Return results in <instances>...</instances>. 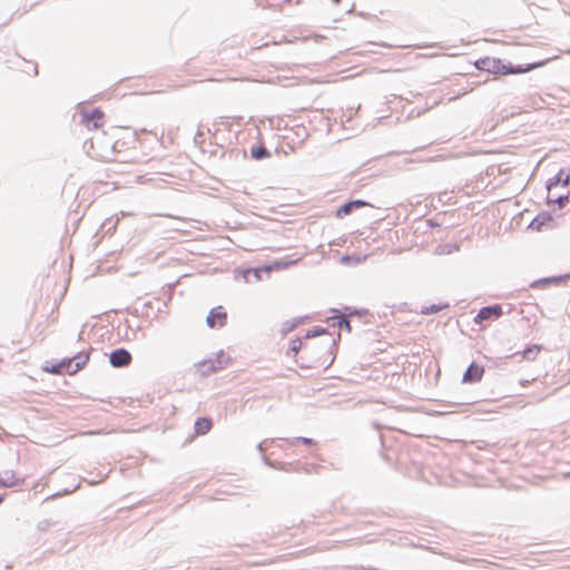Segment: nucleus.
<instances>
[{
	"label": "nucleus",
	"instance_id": "nucleus-21",
	"mask_svg": "<svg viewBox=\"0 0 570 570\" xmlns=\"http://www.w3.org/2000/svg\"><path fill=\"white\" fill-rule=\"evenodd\" d=\"M213 428V420L209 416H199L194 423V431L197 435L207 434Z\"/></svg>",
	"mask_w": 570,
	"mask_h": 570
},
{
	"label": "nucleus",
	"instance_id": "nucleus-30",
	"mask_svg": "<svg viewBox=\"0 0 570 570\" xmlns=\"http://www.w3.org/2000/svg\"><path fill=\"white\" fill-rule=\"evenodd\" d=\"M289 445H294L296 443H302L304 445H307V446H313V445H316V441L312 438H306V436H296V438H293V439H286L285 440Z\"/></svg>",
	"mask_w": 570,
	"mask_h": 570
},
{
	"label": "nucleus",
	"instance_id": "nucleus-9",
	"mask_svg": "<svg viewBox=\"0 0 570 570\" xmlns=\"http://www.w3.org/2000/svg\"><path fill=\"white\" fill-rule=\"evenodd\" d=\"M370 206L373 207L371 203L364 199H348L344 202L335 212L336 218H344L347 215H351L356 209H360L362 207Z\"/></svg>",
	"mask_w": 570,
	"mask_h": 570
},
{
	"label": "nucleus",
	"instance_id": "nucleus-36",
	"mask_svg": "<svg viewBox=\"0 0 570 570\" xmlns=\"http://www.w3.org/2000/svg\"><path fill=\"white\" fill-rule=\"evenodd\" d=\"M267 442H268V440H264V441L259 442V443L256 445V449H257V451H258L259 453H262V454H263V453L265 452V450H266V446H265V445H266V443H267Z\"/></svg>",
	"mask_w": 570,
	"mask_h": 570
},
{
	"label": "nucleus",
	"instance_id": "nucleus-11",
	"mask_svg": "<svg viewBox=\"0 0 570 570\" xmlns=\"http://www.w3.org/2000/svg\"><path fill=\"white\" fill-rule=\"evenodd\" d=\"M484 374V367L476 362H471L462 376V383L475 384L479 383Z\"/></svg>",
	"mask_w": 570,
	"mask_h": 570
},
{
	"label": "nucleus",
	"instance_id": "nucleus-23",
	"mask_svg": "<svg viewBox=\"0 0 570 570\" xmlns=\"http://www.w3.org/2000/svg\"><path fill=\"white\" fill-rule=\"evenodd\" d=\"M297 262V259H275L269 264L264 265V267H267V274L269 275L271 271H281L288 268L289 266L294 265Z\"/></svg>",
	"mask_w": 570,
	"mask_h": 570
},
{
	"label": "nucleus",
	"instance_id": "nucleus-29",
	"mask_svg": "<svg viewBox=\"0 0 570 570\" xmlns=\"http://www.w3.org/2000/svg\"><path fill=\"white\" fill-rule=\"evenodd\" d=\"M449 307V304L445 303V304H431L430 306H423L422 309H421V314L423 315H432V314H436L439 313L440 311H442L443 308H446Z\"/></svg>",
	"mask_w": 570,
	"mask_h": 570
},
{
	"label": "nucleus",
	"instance_id": "nucleus-6",
	"mask_svg": "<svg viewBox=\"0 0 570 570\" xmlns=\"http://www.w3.org/2000/svg\"><path fill=\"white\" fill-rule=\"evenodd\" d=\"M105 114L100 107H95L91 111L81 112V122L88 129H99L104 126Z\"/></svg>",
	"mask_w": 570,
	"mask_h": 570
},
{
	"label": "nucleus",
	"instance_id": "nucleus-25",
	"mask_svg": "<svg viewBox=\"0 0 570 570\" xmlns=\"http://www.w3.org/2000/svg\"><path fill=\"white\" fill-rule=\"evenodd\" d=\"M307 317H295L291 321H285L282 324L281 334L282 336H286L289 332L295 330L301 323H303Z\"/></svg>",
	"mask_w": 570,
	"mask_h": 570
},
{
	"label": "nucleus",
	"instance_id": "nucleus-35",
	"mask_svg": "<svg viewBox=\"0 0 570 570\" xmlns=\"http://www.w3.org/2000/svg\"><path fill=\"white\" fill-rule=\"evenodd\" d=\"M361 261H362V258H360V257H355V256H353V255H344V256H342V257H341V262H342V263H350V262H356V263H358V262H361Z\"/></svg>",
	"mask_w": 570,
	"mask_h": 570
},
{
	"label": "nucleus",
	"instance_id": "nucleus-5",
	"mask_svg": "<svg viewBox=\"0 0 570 570\" xmlns=\"http://www.w3.org/2000/svg\"><path fill=\"white\" fill-rule=\"evenodd\" d=\"M264 275L268 276L267 267H264V265L256 267L236 268L234 272V278L236 281L243 279L245 283L262 281Z\"/></svg>",
	"mask_w": 570,
	"mask_h": 570
},
{
	"label": "nucleus",
	"instance_id": "nucleus-31",
	"mask_svg": "<svg viewBox=\"0 0 570 570\" xmlns=\"http://www.w3.org/2000/svg\"><path fill=\"white\" fill-rule=\"evenodd\" d=\"M342 311L344 313H346L348 317L352 315H355L358 317H364V316L368 315V309H366V308H356V307H351V306H344L342 308Z\"/></svg>",
	"mask_w": 570,
	"mask_h": 570
},
{
	"label": "nucleus",
	"instance_id": "nucleus-13",
	"mask_svg": "<svg viewBox=\"0 0 570 570\" xmlns=\"http://www.w3.org/2000/svg\"><path fill=\"white\" fill-rule=\"evenodd\" d=\"M544 63H546V60H539V61H534V62H530V63H525V65H513L511 62H505L504 69L505 68L510 69V71L505 72V76L527 73V72H530L539 67L544 66Z\"/></svg>",
	"mask_w": 570,
	"mask_h": 570
},
{
	"label": "nucleus",
	"instance_id": "nucleus-18",
	"mask_svg": "<svg viewBox=\"0 0 570 570\" xmlns=\"http://www.w3.org/2000/svg\"><path fill=\"white\" fill-rule=\"evenodd\" d=\"M24 483L23 478H16V473L12 470H7L0 474V488H12L20 487Z\"/></svg>",
	"mask_w": 570,
	"mask_h": 570
},
{
	"label": "nucleus",
	"instance_id": "nucleus-27",
	"mask_svg": "<svg viewBox=\"0 0 570 570\" xmlns=\"http://www.w3.org/2000/svg\"><path fill=\"white\" fill-rule=\"evenodd\" d=\"M569 202H570L569 194L560 195L556 198H552L550 195H548L546 204L548 206L557 205L560 209H562L569 204Z\"/></svg>",
	"mask_w": 570,
	"mask_h": 570
},
{
	"label": "nucleus",
	"instance_id": "nucleus-12",
	"mask_svg": "<svg viewBox=\"0 0 570 570\" xmlns=\"http://www.w3.org/2000/svg\"><path fill=\"white\" fill-rule=\"evenodd\" d=\"M552 223V214L548 210H541L530 222L528 228L537 232H542L544 228H548Z\"/></svg>",
	"mask_w": 570,
	"mask_h": 570
},
{
	"label": "nucleus",
	"instance_id": "nucleus-32",
	"mask_svg": "<svg viewBox=\"0 0 570 570\" xmlns=\"http://www.w3.org/2000/svg\"><path fill=\"white\" fill-rule=\"evenodd\" d=\"M55 524H57V521H53L51 519H43L37 523V529L41 532H46L51 525Z\"/></svg>",
	"mask_w": 570,
	"mask_h": 570
},
{
	"label": "nucleus",
	"instance_id": "nucleus-40",
	"mask_svg": "<svg viewBox=\"0 0 570 570\" xmlns=\"http://www.w3.org/2000/svg\"><path fill=\"white\" fill-rule=\"evenodd\" d=\"M6 497H7V494H4V493L0 494V504L3 503V501L6 500Z\"/></svg>",
	"mask_w": 570,
	"mask_h": 570
},
{
	"label": "nucleus",
	"instance_id": "nucleus-14",
	"mask_svg": "<svg viewBox=\"0 0 570 570\" xmlns=\"http://www.w3.org/2000/svg\"><path fill=\"white\" fill-rule=\"evenodd\" d=\"M561 184L563 187H568L570 185V169L569 168H560L559 171L551 178H549L546 183V188L550 191L552 188L557 187Z\"/></svg>",
	"mask_w": 570,
	"mask_h": 570
},
{
	"label": "nucleus",
	"instance_id": "nucleus-39",
	"mask_svg": "<svg viewBox=\"0 0 570 570\" xmlns=\"http://www.w3.org/2000/svg\"><path fill=\"white\" fill-rule=\"evenodd\" d=\"M32 65H33V76H37L38 75V65L36 62H33Z\"/></svg>",
	"mask_w": 570,
	"mask_h": 570
},
{
	"label": "nucleus",
	"instance_id": "nucleus-37",
	"mask_svg": "<svg viewBox=\"0 0 570 570\" xmlns=\"http://www.w3.org/2000/svg\"><path fill=\"white\" fill-rule=\"evenodd\" d=\"M426 224H428V226H429V227H431V228H434V227H441V224H440V223H438L435 219H428V220H426Z\"/></svg>",
	"mask_w": 570,
	"mask_h": 570
},
{
	"label": "nucleus",
	"instance_id": "nucleus-22",
	"mask_svg": "<svg viewBox=\"0 0 570 570\" xmlns=\"http://www.w3.org/2000/svg\"><path fill=\"white\" fill-rule=\"evenodd\" d=\"M542 350V345L541 344H531V345H528L522 352H521V357L523 360H527V361H533L535 360L537 355L539 354V352ZM520 354V352H517L514 353V355H518Z\"/></svg>",
	"mask_w": 570,
	"mask_h": 570
},
{
	"label": "nucleus",
	"instance_id": "nucleus-20",
	"mask_svg": "<svg viewBox=\"0 0 570 570\" xmlns=\"http://www.w3.org/2000/svg\"><path fill=\"white\" fill-rule=\"evenodd\" d=\"M249 153L254 160H264L272 157V153L266 148L264 142L252 145Z\"/></svg>",
	"mask_w": 570,
	"mask_h": 570
},
{
	"label": "nucleus",
	"instance_id": "nucleus-17",
	"mask_svg": "<svg viewBox=\"0 0 570 570\" xmlns=\"http://www.w3.org/2000/svg\"><path fill=\"white\" fill-rule=\"evenodd\" d=\"M313 468L314 465H308L302 462H278V468L276 470L309 473Z\"/></svg>",
	"mask_w": 570,
	"mask_h": 570
},
{
	"label": "nucleus",
	"instance_id": "nucleus-16",
	"mask_svg": "<svg viewBox=\"0 0 570 570\" xmlns=\"http://www.w3.org/2000/svg\"><path fill=\"white\" fill-rule=\"evenodd\" d=\"M331 311L334 313L333 316L330 318L333 321L331 325L351 333L352 326L347 314L340 308H332Z\"/></svg>",
	"mask_w": 570,
	"mask_h": 570
},
{
	"label": "nucleus",
	"instance_id": "nucleus-42",
	"mask_svg": "<svg viewBox=\"0 0 570 570\" xmlns=\"http://www.w3.org/2000/svg\"><path fill=\"white\" fill-rule=\"evenodd\" d=\"M453 404H455V405H463L465 403L464 402H454Z\"/></svg>",
	"mask_w": 570,
	"mask_h": 570
},
{
	"label": "nucleus",
	"instance_id": "nucleus-15",
	"mask_svg": "<svg viewBox=\"0 0 570 570\" xmlns=\"http://www.w3.org/2000/svg\"><path fill=\"white\" fill-rule=\"evenodd\" d=\"M570 279V273L561 274L557 276H548L535 279L530 283L531 288H539L547 285H562L566 284Z\"/></svg>",
	"mask_w": 570,
	"mask_h": 570
},
{
	"label": "nucleus",
	"instance_id": "nucleus-10",
	"mask_svg": "<svg viewBox=\"0 0 570 570\" xmlns=\"http://www.w3.org/2000/svg\"><path fill=\"white\" fill-rule=\"evenodd\" d=\"M375 438H376V442L379 444V452H380L382 459L386 463L392 464L396 459L397 450L391 445H386L385 436L382 433L376 432Z\"/></svg>",
	"mask_w": 570,
	"mask_h": 570
},
{
	"label": "nucleus",
	"instance_id": "nucleus-34",
	"mask_svg": "<svg viewBox=\"0 0 570 570\" xmlns=\"http://www.w3.org/2000/svg\"><path fill=\"white\" fill-rule=\"evenodd\" d=\"M102 228H106V233L109 234L116 228V223H112L111 219H106L101 226Z\"/></svg>",
	"mask_w": 570,
	"mask_h": 570
},
{
	"label": "nucleus",
	"instance_id": "nucleus-26",
	"mask_svg": "<svg viewBox=\"0 0 570 570\" xmlns=\"http://www.w3.org/2000/svg\"><path fill=\"white\" fill-rule=\"evenodd\" d=\"M197 371L199 372L200 376L207 377L214 373H216L215 365H213L209 360H203L199 363L196 364Z\"/></svg>",
	"mask_w": 570,
	"mask_h": 570
},
{
	"label": "nucleus",
	"instance_id": "nucleus-33",
	"mask_svg": "<svg viewBox=\"0 0 570 570\" xmlns=\"http://www.w3.org/2000/svg\"><path fill=\"white\" fill-rule=\"evenodd\" d=\"M262 460H263L264 464H265V465H267V466H268V468H271V469L276 470V469L278 468V462H279V461L271 460V459H268V458H267L266 455H264V454L262 455Z\"/></svg>",
	"mask_w": 570,
	"mask_h": 570
},
{
	"label": "nucleus",
	"instance_id": "nucleus-1",
	"mask_svg": "<svg viewBox=\"0 0 570 570\" xmlns=\"http://www.w3.org/2000/svg\"><path fill=\"white\" fill-rule=\"evenodd\" d=\"M89 361L88 352H78L71 357H65L60 361H47L42 370L50 374H75L82 370Z\"/></svg>",
	"mask_w": 570,
	"mask_h": 570
},
{
	"label": "nucleus",
	"instance_id": "nucleus-43",
	"mask_svg": "<svg viewBox=\"0 0 570 570\" xmlns=\"http://www.w3.org/2000/svg\"><path fill=\"white\" fill-rule=\"evenodd\" d=\"M333 3L338 4L341 0H331Z\"/></svg>",
	"mask_w": 570,
	"mask_h": 570
},
{
	"label": "nucleus",
	"instance_id": "nucleus-3",
	"mask_svg": "<svg viewBox=\"0 0 570 570\" xmlns=\"http://www.w3.org/2000/svg\"><path fill=\"white\" fill-rule=\"evenodd\" d=\"M511 307L507 312L503 311V304L494 303L482 306L473 318V323L480 327H485L487 323L499 320L502 315L509 314Z\"/></svg>",
	"mask_w": 570,
	"mask_h": 570
},
{
	"label": "nucleus",
	"instance_id": "nucleus-2",
	"mask_svg": "<svg viewBox=\"0 0 570 570\" xmlns=\"http://www.w3.org/2000/svg\"><path fill=\"white\" fill-rule=\"evenodd\" d=\"M305 348V353L299 357L302 362L299 363L298 360H296V363L302 368H312V367H318L324 366L327 362V357H323V355H316L317 352H314V346H305L303 343V338L295 336L291 340L289 348L287 351V355L297 356L298 352L301 350Z\"/></svg>",
	"mask_w": 570,
	"mask_h": 570
},
{
	"label": "nucleus",
	"instance_id": "nucleus-24",
	"mask_svg": "<svg viewBox=\"0 0 570 570\" xmlns=\"http://www.w3.org/2000/svg\"><path fill=\"white\" fill-rule=\"evenodd\" d=\"M208 360L213 365H215L216 372L225 368V366L232 361L230 356L225 355L224 351H219L214 358Z\"/></svg>",
	"mask_w": 570,
	"mask_h": 570
},
{
	"label": "nucleus",
	"instance_id": "nucleus-7",
	"mask_svg": "<svg viewBox=\"0 0 570 570\" xmlns=\"http://www.w3.org/2000/svg\"><path fill=\"white\" fill-rule=\"evenodd\" d=\"M132 362V355L125 347H118L109 353V364L114 368L127 367Z\"/></svg>",
	"mask_w": 570,
	"mask_h": 570
},
{
	"label": "nucleus",
	"instance_id": "nucleus-4",
	"mask_svg": "<svg viewBox=\"0 0 570 570\" xmlns=\"http://www.w3.org/2000/svg\"><path fill=\"white\" fill-rule=\"evenodd\" d=\"M473 66L475 67V69L480 71H484L495 76H505V72L510 71V69H504L505 61H503L500 58L489 56L476 59L473 62Z\"/></svg>",
	"mask_w": 570,
	"mask_h": 570
},
{
	"label": "nucleus",
	"instance_id": "nucleus-41",
	"mask_svg": "<svg viewBox=\"0 0 570 570\" xmlns=\"http://www.w3.org/2000/svg\"><path fill=\"white\" fill-rule=\"evenodd\" d=\"M82 334H83V332L81 331V332L79 333V336H78V340H79V341H80V340H82Z\"/></svg>",
	"mask_w": 570,
	"mask_h": 570
},
{
	"label": "nucleus",
	"instance_id": "nucleus-28",
	"mask_svg": "<svg viewBox=\"0 0 570 570\" xmlns=\"http://www.w3.org/2000/svg\"><path fill=\"white\" fill-rule=\"evenodd\" d=\"M325 334H330L328 327L323 326H314L312 328H308L304 335V338H315Z\"/></svg>",
	"mask_w": 570,
	"mask_h": 570
},
{
	"label": "nucleus",
	"instance_id": "nucleus-38",
	"mask_svg": "<svg viewBox=\"0 0 570 570\" xmlns=\"http://www.w3.org/2000/svg\"><path fill=\"white\" fill-rule=\"evenodd\" d=\"M459 249H460V245L459 244L450 245V247L448 249V254H451L454 250H459Z\"/></svg>",
	"mask_w": 570,
	"mask_h": 570
},
{
	"label": "nucleus",
	"instance_id": "nucleus-19",
	"mask_svg": "<svg viewBox=\"0 0 570 570\" xmlns=\"http://www.w3.org/2000/svg\"><path fill=\"white\" fill-rule=\"evenodd\" d=\"M341 341V333L336 334V337L331 338L330 341L323 343L322 346L318 347V350L325 351L326 354L331 355L328 363L325 365V367H328L335 358L336 351L338 350V343Z\"/></svg>",
	"mask_w": 570,
	"mask_h": 570
},
{
	"label": "nucleus",
	"instance_id": "nucleus-8",
	"mask_svg": "<svg viewBox=\"0 0 570 570\" xmlns=\"http://www.w3.org/2000/svg\"><path fill=\"white\" fill-rule=\"evenodd\" d=\"M227 323V312L223 306L213 307L207 317L206 324L209 328H220Z\"/></svg>",
	"mask_w": 570,
	"mask_h": 570
}]
</instances>
